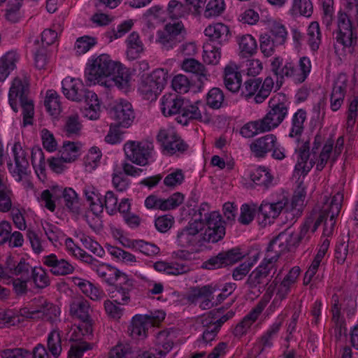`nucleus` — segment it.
Returning a JSON list of instances; mask_svg holds the SVG:
<instances>
[{"mask_svg": "<svg viewBox=\"0 0 358 358\" xmlns=\"http://www.w3.org/2000/svg\"><path fill=\"white\" fill-rule=\"evenodd\" d=\"M288 199L284 194H272L269 199L264 200L259 207V213L269 223L279 216L282 210L288 213Z\"/></svg>", "mask_w": 358, "mask_h": 358, "instance_id": "obj_17", "label": "nucleus"}, {"mask_svg": "<svg viewBox=\"0 0 358 358\" xmlns=\"http://www.w3.org/2000/svg\"><path fill=\"white\" fill-rule=\"evenodd\" d=\"M92 328L90 323L82 324L80 326L72 325L66 333V339L72 343L85 342L84 340L92 336Z\"/></svg>", "mask_w": 358, "mask_h": 358, "instance_id": "obj_46", "label": "nucleus"}, {"mask_svg": "<svg viewBox=\"0 0 358 358\" xmlns=\"http://www.w3.org/2000/svg\"><path fill=\"white\" fill-rule=\"evenodd\" d=\"M250 180L259 189L267 190L274 185V178L270 170L265 166L255 169L250 174Z\"/></svg>", "mask_w": 358, "mask_h": 358, "instance_id": "obj_37", "label": "nucleus"}, {"mask_svg": "<svg viewBox=\"0 0 358 358\" xmlns=\"http://www.w3.org/2000/svg\"><path fill=\"white\" fill-rule=\"evenodd\" d=\"M275 260L271 256H264L260 264L248 275L246 284L250 288H256L267 281H269L268 283L272 281L271 278L275 277L274 275L278 268V265L275 264Z\"/></svg>", "mask_w": 358, "mask_h": 358, "instance_id": "obj_14", "label": "nucleus"}, {"mask_svg": "<svg viewBox=\"0 0 358 358\" xmlns=\"http://www.w3.org/2000/svg\"><path fill=\"white\" fill-rule=\"evenodd\" d=\"M347 79L344 75H340L335 81L330 96V108L337 111L343 103L346 93Z\"/></svg>", "mask_w": 358, "mask_h": 358, "instance_id": "obj_35", "label": "nucleus"}, {"mask_svg": "<svg viewBox=\"0 0 358 358\" xmlns=\"http://www.w3.org/2000/svg\"><path fill=\"white\" fill-rule=\"evenodd\" d=\"M269 110L261 119L267 131L277 128L288 114L286 103L280 101L277 96L272 97L268 102Z\"/></svg>", "mask_w": 358, "mask_h": 358, "instance_id": "obj_19", "label": "nucleus"}, {"mask_svg": "<svg viewBox=\"0 0 358 358\" xmlns=\"http://www.w3.org/2000/svg\"><path fill=\"white\" fill-rule=\"evenodd\" d=\"M296 244V237L292 234L280 233L268 244L265 257L271 256L275 259V264H278L280 255L291 249Z\"/></svg>", "mask_w": 358, "mask_h": 358, "instance_id": "obj_24", "label": "nucleus"}, {"mask_svg": "<svg viewBox=\"0 0 358 358\" xmlns=\"http://www.w3.org/2000/svg\"><path fill=\"white\" fill-rule=\"evenodd\" d=\"M39 301L40 303L38 305V319L51 322L56 321L61 313L60 308L45 299H41Z\"/></svg>", "mask_w": 358, "mask_h": 358, "instance_id": "obj_45", "label": "nucleus"}, {"mask_svg": "<svg viewBox=\"0 0 358 358\" xmlns=\"http://www.w3.org/2000/svg\"><path fill=\"white\" fill-rule=\"evenodd\" d=\"M267 306V300L259 301L251 310L235 326L233 334L235 337L241 338L246 335L252 326L257 320Z\"/></svg>", "mask_w": 358, "mask_h": 358, "instance_id": "obj_27", "label": "nucleus"}, {"mask_svg": "<svg viewBox=\"0 0 358 358\" xmlns=\"http://www.w3.org/2000/svg\"><path fill=\"white\" fill-rule=\"evenodd\" d=\"M203 59L205 63L217 65L221 59V48L210 42H206L203 45Z\"/></svg>", "mask_w": 358, "mask_h": 358, "instance_id": "obj_55", "label": "nucleus"}, {"mask_svg": "<svg viewBox=\"0 0 358 358\" xmlns=\"http://www.w3.org/2000/svg\"><path fill=\"white\" fill-rule=\"evenodd\" d=\"M202 223L199 221H189L186 226L179 229L176 234V243L182 248L193 249L201 246L204 243Z\"/></svg>", "mask_w": 358, "mask_h": 358, "instance_id": "obj_13", "label": "nucleus"}, {"mask_svg": "<svg viewBox=\"0 0 358 358\" xmlns=\"http://www.w3.org/2000/svg\"><path fill=\"white\" fill-rule=\"evenodd\" d=\"M117 66V62L107 54L92 57L85 71L86 82L90 85L99 84L103 86V83L113 76Z\"/></svg>", "mask_w": 358, "mask_h": 358, "instance_id": "obj_5", "label": "nucleus"}, {"mask_svg": "<svg viewBox=\"0 0 358 358\" xmlns=\"http://www.w3.org/2000/svg\"><path fill=\"white\" fill-rule=\"evenodd\" d=\"M90 304L88 301L83 298L73 299L69 306L71 316L78 319L85 323H90Z\"/></svg>", "mask_w": 358, "mask_h": 358, "instance_id": "obj_41", "label": "nucleus"}, {"mask_svg": "<svg viewBox=\"0 0 358 358\" xmlns=\"http://www.w3.org/2000/svg\"><path fill=\"white\" fill-rule=\"evenodd\" d=\"M238 42L241 57H252L257 52V43L255 38L252 35H243L239 38Z\"/></svg>", "mask_w": 358, "mask_h": 358, "instance_id": "obj_51", "label": "nucleus"}, {"mask_svg": "<svg viewBox=\"0 0 358 358\" xmlns=\"http://www.w3.org/2000/svg\"><path fill=\"white\" fill-rule=\"evenodd\" d=\"M3 148L0 144V212L7 213L10 211L13 222L20 230H25L27 223L25 221V210L23 208L13 207L11 196L12 191L8 185L6 173L3 169Z\"/></svg>", "mask_w": 358, "mask_h": 358, "instance_id": "obj_4", "label": "nucleus"}, {"mask_svg": "<svg viewBox=\"0 0 358 358\" xmlns=\"http://www.w3.org/2000/svg\"><path fill=\"white\" fill-rule=\"evenodd\" d=\"M308 44L313 52H316L321 43V32L318 22H312L307 31Z\"/></svg>", "mask_w": 358, "mask_h": 358, "instance_id": "obj_61", "label": "nucleus"}, {"mask_svg": "<svg viewBox=\"0 0 358 358\" xmlns=\"http://www.w3.org/2000/svg\"><path fill=\"white\" fill-rule=\"evenodd\" d=\"M306 120V112L303 109H299L293 115L291 120L289 136L299 138L303 132L304 122Z\"/></svg>", "mask_w": 358, "mask_h": 358, "instance_id": "obj_50", "label": "nucleus"}, {"mask_svg": "<svg viewBox=\"0 0 358 358\" xmlns=\"http://www.w3.org/2000/svg\"><path fill=\"white\" fill-rule=\"evenodd\" d=\"M44 105L46 110L52 116H56L61 112L59 96L56 91L49 90L46 92Z\"/></svg>", "mask_w": 358, "mask_h": 358, "instance_id": "obj_57", "label": "nucleus"}, {"mask_svg": "<svg viewBox=\"0 0 358 358\" xmlns=\"http://www.w3.org/2000/svg\"><path fill=\"white\" fill-rule=\"evenodd\" d=\"M97 275L108 285H113L118 279L126 275L115 266L106 263H100L94 270Z\"/></svg>", "mask_w": 358, "mask_h": 358, "instance_id": "obj_39", "label": "nucleus"}, {"mask_svg": "<svg viewBox=\"0 0 358 358\" xmlns=\"http://www.w3.org/2000/svg\"><path fill=\"white\" fill-rule=\"evenodd\" d=\"M180 115L178 117V122L183 125H187L189 120L208 122L210 120L206 110L205 104L201 101L192 102L185 99Z\"/></svg>", "mask_w": 358, "mask_h": 358, "instance_id": "obj_20", "label": "nucleus"}, {"mask_svg": "<svg viewBox=\"0 0 358 358\" xmlns=\"http://www.w3.org/2000/svg\"><path fill=\"white\" fill-rule=\"evenodd\" d=\"M42 262L49 268L50 272L55 276L70 275L75 271V266L73 264L53 253L44 256Z\"/></svg>", "mask_w": 358, "mask_h": 358, "instance_id": "obj_29", "label": "nucleus"}, {"mask_svg": "<svg viewBox=\"0 0 358 358\" xmlns=\"http://www.w3.org/2000/svg\"><path fill=\"white\" fill-rule=\"evenodd\" d=\"M105 248L112 258L117 262L127 264H132L136 262V258L133 254L127 252L122 248L106 243Z\"/></svg>", "mask_w": 358, "mask_h": 358, "instance_id": "obj_52", "label": "nucleus"}, {"mask_svg": "<svg viewBox=\"0 0 358 358\" xmlns=\"http://www.w3.org/2000/svg\"><path fill=\"white\" fill-rule=\"evenodd\" d=\"M203 222V241L206 243H217L222 240L225 235L224 222L218 211H212Z\"/></svg>", "mask_w": 358, "mask_h": 358, "instance_id": "obj_18", "label": "nucleus"}, {"mask_svg": "<svg viewBox=\"0 0 358 358\" xmlns=\"http://www.w3.org/2000/svg\"><path fill=\"white\" fill-rule=\"evenodd\" d=\"M86 106L84 115L90 120H96L99 117L100 104L97 95L94 92H88L87 99L84 101Z\"/></svg>", "mask_w": 358, "mask_h": 358, "instance_id": "obj_54", "label": "nucleus"}, {"mask_svg": "<svg viewBox=\"0 0 358 358\" xmlns=\"http://www.w3.org/2000/svg\"><path fill=\"white\" fill-rule=\"evenodd\" d=\"M157 138L161 143L164 153L166 155L183 152L188 148V145L171 127L161 129Z\"/></svg>", "mask_w": 358, "mask_h": 358, "instance_id": "obj_21", "label": "nucleus"}, {"mask_svg": "<svg viewBox=\"0 0 358 358\" xmlns=\"http://www.w3.org/2000/svg\"><path fill=\"white\" fill-rule=\"evenodd\" d=\"M267 132L261 119L245 124L240 129V134L246 138H252L259 134Z\"/></svg>", "mask_w": 358, "mask_h": 358, "instance_id": "obj_58", "label": "nucleus"}, {"mask_svg": "<svg viewBox=\"0 0 358 358\" xmlns=\"http://www.w3.org/2000/svg\"><path fill=\"white\" fill-rule=\"evenodd\" d=\"M72 281L75 285L78 287L83 294L92 301H99L106 296L101 288L95 286L89 280L78 277H73Z\"/></svg>", "mask_w": 358, "mask_h": 358, "instance_id": "obj_40", "label": "nucleus"}, {"mask_svg": "<svg viewBox=\"0 0 358 358\" xmlns=\"http://www.w3.org/2000/svg\"><path fill=\"white\" fill-rule=\"evenodd\" d=\"M20 56L15 50L6 52L0 57V82H3L16 68Z\"/></svg>", "mask_w": 358, "mask_h": 358, "instance_id": "obj_43", "label": "nucleus"}, {"mask_svg": "<svg viewBox=\"0 0 358 358\" xmlns=\"http://www.w3.org/2000/svg\"><path fill=\"white\" fill-rule=\"evenodd\" d=\"M110 115L115 124L125 128L131 124L135 117L131 104L125 100L116 103L111 108Z\"/></svg>", "mask_w": 358, "mask_h": 358, "instance_id": "obj_28", "label": "nucleus"}, {"mask_svg": "<svg viewBox=\"0 0 358 358\" xmlns=\"http://www.w3.org/2000/svg\"><path fill=\"white\" fill-rule=\"evenodd\" d=\"M281 272L282 269L279 271L274 279L267 284L266 294L259 300L266 299L268 303L275 294V297L267 310L271 313L274 312L281 306L282 301L287 297L292 289L296 286L301 273V268L297 266H293L283 278L280 276Z\"/></svg>", "mask_w": 358, "mask_h": 358, "instance_id": "obj_3", "label": "nucleus"}, {"mask_svg": "<svg viewBox=\"0 0 358 358\" xmlns=\"http://www.w3.org/2000/svg\"><path fill=\"white\" fill-rule=\"evenodd\" d=\"M117 66L113 76L103 83V86L106 88L115 86L124 92H127L130 88L131 82L130 71L120 62H117Z\"/></svg>", "mask_w": 358, "mask_h": 358, "instance_id": "obj_31", "label": "nucleus"}, {"mask_svg": "<svg viewBox=\"0 0 358 358\" xmlns=\"http://www.w3.org/2000/svg\"><path fill=\"white\" fill-rule=\"evenodd\" d=\"M321 134L315 136L311 152H310L309 142H305L296 149L297 155L296 163L294 166V173L299 176H306L312 169L314 165L317 171H322L324 167L318 169L319 153H320Z\"/></svg>", "mask_w": 358, "mask_h": 358, "instance_id": "obj_7", "label": "nucleus"}, {"mask_svg": "<svg viewBox=\"0 0 358 358\" xmlns=\"http://www.w3.org/2000/svg\"><path fill=\"white\" fill-rule=\"evenodd\" d=\"M204 34L208 38L207 42L216 43L220 45L227 43L231 37L229 27L222 22L212 23L207 26Z\"/></svg>", "mask_w": 358, "mask_h": 358, "instance_id": "obj_33", "label": "nucleus"}, {"mask_svg": "<svg viewBox=\"0 0 358 358\" xmlns=\"http://www.w3.org/2000/svg\"><path fill=\"white\" fill-rule=\"evenodd\" d=\"M271 70L278 78H290L294 83L298 84L297 67L293 61L287 59L283 63L280 57H274L271 61Z\"/></svg>", "mask_w": 358, "mask_h": 358, "instance_id": "obj_32", "label": "nucleus"}, {"mask_svg": "<svg viewBox=\"0 0 358 358\" xmlns=\"http://www.w3.org/2000/svg\"><path fill=\"white\" fill-rule=\"evenodd\" d=\"M127 57L129 60L138 58L144 50V45L136 31H133L125 41Z\"/></svg>", "mask_w": 358, "mask_h": 358, "instance_id": "obj_44", "label": "nucleus"}, {"mask_svg": "<svg viewBox=\"0 0 358 358\" xmlns=\"http://www.w3.org/2000/svg\"><path fill=\"white\" fill-rule=\"evenodd\" d=\"M276 139L277 136L273 134L259 137L250 144V150L256 157H264L272 150Z\"/></svg>", "mask_w": 358, "mask_h": 358, "instance_id": "obj_38", "label": "nucleus"}, {"mask_svg": "<svg viewBox=\"0 0 358 358\" xmlns=\"http://www.w3.org/2000/svg\"><path fill=\"white\" fill-rule=\"evenodd\" d=\"M186 34V29L181 21L168 23L163 29L157 31L156 43L163 50L169 51L182 43Z\"/></svg>", "mask_w": 358, "mask_h": 358, "instance_id": "obj_10", "label": "nucleus"}, {"mask_svg": "<svg viewBox=\"0 0 358 358\" xmlns=\"http://www.w3.org/2000/svg\"><path fill=\"white\" fill-rule=\"evenodd\" d=\"M166 72L162 69L154 70L150 74L143 76L138 86L140 95L146 100H155L166 83Z\"/></svg>", "mask_w": 358, "mask_h": 358, "instance_id": "obj_8", "label": "nucleus"}, {"mask_svg": "<svg viewBox=\"0 0 358 358\" xmlns=\"http://www.w3.org/2000/svg\"><path fill=\"white\" fill-rule=\"evenodd\" d=\"M344 139L339 137L334 145V141L328 138L324 141V137L321 135L320 140V153H319L318 169L325 167L329 165L331 167L338 160L343 149Z\"/></svg>", "mask_w": 358, "mask_h": 358, "instance_id": "obj_15", "label": "nucleus"}, {"mask_svg": "<svg viewBox=\"0 0 358 358\" xmlns=\"http://www.w3.org/2000/svg\"><path fill=\"white\" fill-rule=\"evenodd\" d=\"M126 158L138 166H145L154 161V145L147 141H129L124 145Z\"/></svg>", "mask_w": 358, "mask_h": 358, "instance_id": "obj_9", "label": "nucleus"}, {"mask_svg": "<svg viewBox=\"0 0 358 358\" xmlns=\"http://www.w3.org/2000/svg\"><path fill=\"white\" fill-rule=\"evenodd\" d=\"M281 272L282 269L279 271L274 279L267 284L266 294L259 300L266 299L268 303L275 294V297L267 310L271 313L274 312L281 306L282 301L287 297L292 289L296 286L301 273V268L297 266H293L283 278L280 276Z\"/></svg>", "mask_w": 358, "mask_h": 358, "instance_id": "obj_1", "label": "nucleus"}, {"mask_svg": "<svg viewBox=\"0 0 358 358\" xmlns=\"http://www.w3.org/2000/svg\"><path fill=\"white\" fill-rule=\"evenodd\" d=\"M313 6L310 0H292L289 13L292 15H303L310 17L313 14Z\"/></svg>", "mask_w": 358, "mask_h": 358, "instance_id": "obj_60", "label": "nucleus"}, {"mask_svg": "<svg viewBox=\"0 0 358 358\" xmlns=\"http://www.w3.org/2000/svg\"><path fill=\"white\" fill-rule=\"evenodd\" d=\"M337 43L352 53L357 41L356 29L352 25L350 16L341 10L337 15Z\"/></svg>", "mask_w": 358, "mask_h": 358, "instance_id": "obj_12", "label": "nucleus"}, {"mask_svg": "<svg viewBox=\"0 0 358 358\" xmlns=\"http://www.w3.org/2000/svg\"><path fill=\"white\" fill-rule=\"evenodd\" d=\"M123 282L114 284L108 290V296L115 303L128 306L131 301V292L134 289L133 280L126 274L122 277Z\"/></svg>", "mask_w": 358, "mask_h": 358, "instance_id": "obj_26", "label": "nucleus"}, {"mask_svg": "<svg viewBox=\"0 0 358 358\" xmlns=\"http://www.w3.org/2000/svg\"><path fill=\"white\" fill-rule=\"evenodd\" d=\"M31 161L36 173L45 176L46 163L44 153L40 148H33L31 152Z\"/></svg>", "mask_w": 358, "mask_h": 358, "instance_id": "obj_62", "label": "nucleus"}, {"mask_svg": "<svg viewBox=\"0 0 358 358\" xmlns=\"http://www.w3.org/2000/svg\"><path fill=\"white\" fill-rule=\"evenodd\" d=\"M285 317V315L280 314L267 330L257 339V347L259 349V354L263 353L273 346V341L281 329Z\"/></svg>", "mask_w": 358, "mask_h": 358, "instance_id": "obj_30", "label": "nucleus"}, {"mask_svg": "<svg viewBox=\"0 0 358 358\" xmlns=\"http://www.w3.org/2000/svg\"><path fill=\"white\" fill-rule=\"evenodd\" d=\"M191 13L190 8L178 0H170L166 7V14L171 20L186 18Z\"/></svg>", "mask_w": 358, "mask_h": 358, "instance_id": "obj_48", "label": "nucleus"}, {"mask_svg": "<svg viewBox=\"0 0 358 358\" xmlns=\"http://www.w3.org/2000/svg\"><path fill=\"white\" fill-rule=\"evenodd\" d=\"M62 192L66 208L71 213L78 215L80 213V203L78 194L72 188H65Z\"/></svg>", "mask_w": 358, "mask_h": 358, "instance_id": "obj_56", "label": "nucleus"}, {"mask_svg": "<svg viewBox=\"0 0 358 358\" xmlns=\"http://www.w3.org/2000/svg\"><path fill=\"white\" fill-rule=\"evenodd\" d=\"M82 124L78 114H72L65 119L63 131L68 137H74L80 135Z\"/></svg>", "mask_w": 358, "mask_h": 358, "instance_id": "obj_59", "label": "nucleus"}, {"mask_svg": "<svg viewBox=\"0 0 358 358\" xmlns=\"http://www.w3.org/2000/svg\"><path fill=\"white\" fill-rule=\"evenodd\" d=\"M281 272L282 269L279 271L274 279L267 284L266 294L259 300L266 299L268 303L275 294V297L267 310L271 313L274 312L281 306L282 301L287 297L292 289L296 286L301 273V268L297 266H293L283 278L280 276Z\"/></svg>", "mask_w": 358, "mask_h": 358, "instance_id": "obj_2", "label": "nucleus"}, {"mask_svg": "<svg viewBox=\"0 0 358 358\" xmlns=\"http://www.w3.org/2000/svg\"><path fill=\"white\" fill-rule=\"evenodd\" d=\"M62 89L64 95L69 100L74 101H85L88 92H93L85 87L82 80L66 77L62 82Z\"/></svg>", "mask_w": 358, "mask_h": 358, "instance_id": "obj_25", "label": "nucleus"}, {"mask_svg": "<svg viewBox=\"0 0 358 358\" xmlns=\"http://www.w3.org/2000/svg\"><path fill=\"white\" fill-rule=\"evenodd\" d=\"M241 74L234 62H230L224 69V83L227 90L238 92L241 87Z\"/></svg>", "mask_w": 358, "mask_h": 358, "instance_id": "obj_36", "label": "nucleus"}, {"mask_svg": "<svg viewBox=\"0 0 358 358\" xmlns=\"http://www.w3.org/2000/svg\"><path fill=\"white\" fill-rule=\"evenodd\" d=\"M165 318V313H158V315L150 313V315H136L132 318L129 327L131 336L134 338H143L147 336V331L150 327Z\"/></svg>", "mask_w": 358, "mask_h": 358, "instance_id": "obj_22", "label": "nucleus"}, {"mask_svg": "<svg viewBox=\"0 0 358 358\" xmlns=\"http://www.w3.org/2000/svg\"><path fill=\"white\" fill-rule=\"evenodd\" d=\"M343 199V194L336 193L329 203V199L324 196L325 202L322 208L320 215H324V234L330 236L332 234L336 224V217L338 215Z\"/></svg>", "mask_w": 358, "mask_h": 358, "instance_id": "obj_16", "label": "nucleus"}, {"mask_svg": "<svg viewBox=\"0 0 358 358\" xmlns=\"http://www.w3.org/2000/svg\"><path fill=\"white\" fill-rule=\"evenodd\" d=\"M8 268L9 269V279L13 275L31 279L30 274L33 268L23 258L17 261L10 256L8 257Z\"/></svg>", "mask_w": 358, "mask_h": 358, "instance_id": "obj_42", "label": "nucleus"}, {"mask_svg": "<svg viewBox=\"0 0 358 358\" xmlns=\"http://www.w3.org/2000/svg\"><path fill=\"white\" fill-rule=\"evenodd\" d=\"M43 229L48 240L55 247L61 245L64 238V234L55 224L46 222L43 225Z\"/></svg>", "mask_w": 358, "mask_h": 358, "instance_id": "obj_64", "label": "nucleus"}, {"mask_svg": "<svg viewBox=\"0 0 358 358\" xmlns=\"http://www.w3.org/2000/svg\"><path fill=\"white\" fill-rule=\"evenodd\" d=\"M270 36L278 45H282L287 40V31L284 24L278 21H271L269 24Z\"/></svg>", "mask_w": 358, "mask_h": 358, "instance_id": "obj_63", "label": "nucleus"}, {"mask_svg": "<svg viewBox=\"0 0 358 358\" xmlns=\"http://www.w3.org/2000/svg\"><path fill=\"white\" fill-rule=\"evenodd\" d=\"M184 101L185 99L176 94H165L160 99L162 114L166 117L180 114Z\"/></svg>", "mask_w": 358, "mask_h": 358, "instance_id": "obj_34", "label": "nucleus"}, {"mask_svg": "<svg viewBox=\"0 0 358 358\" xmlns=\"http://www.w3.org/2000/svg\"><path fill=\"white\" fill-rule=\"evenodd\" d=\"M306 195L305 187L300 184L293 194L290 203H287L288 213H290L293 217L301 215L304 206V199Z\"/></svg>", "mask_w": 358, "mask_h": 358, "instance_id": "obj_47", "label": "nucleus"}, {"mask_svg": "<svg viewBox=\"0 0 358 358\" xmlns=\"http://www.w3.org/2000/svg\"><path fill=\"white\" fill-rule=\"evenodd\" d=\"M9 103L13 111H18L17 100L22 110L23 127L31 125L34 115V101L29 94L28 87L20 80H15L10 88L8 93Z\"/></svg>", "mask_w": 358, "mask_h": 358, "instance_id": "obj_6", "label": "nucleus"}, {"mask_svg": "<svg viewBox=\"0 0 358 358\" xmlns=\"http://www.w3.org/2000/svg\"><path fill=\"white\" fill-rule=\"evenodd\" d=\"M57 190L62 191V187H54L51 190H43L39 196H37V201L39 204L50 212H54L56 208L55 200L57 198L56 195Z\"/></svg>", "mask_w": 358, "mask_h": 358, "instance_id": "obj_53", "label": "nucleus"}, {"mask_svg": "<svg viewBox=\"0 0 358 358\" xmlns=\"http://www.w3.org/2000/svg\"><path fill=\"white\" fill-rule=\"evenodd\" d=\"M182 69L186 72L195 75L200 82L208 80V74L205 66L194 59H185L182 64Z\"/></svg>", "mask_w": 358, "mask_h": 358, "instance_id": "obj_49", "label": "nucleus"}, {"mask_svg": "<svg viewBox=\"0 0 358 358\" xmlns=\"http://www.w3.org/2000/svg\"><path fill=\"white\" fill-rule=\"evenodd\" d=\"M14 162L8 163V169L12 176L17 182L28 176L29 164L27 159L28 152L23 150L20 143H15L12 149Z\"/></svg>", "mask_w": 358, "mask_h": 358, "instance_id": "obj_23", "label": "nucleus"}, {"mask_svg": "<svg viewBox=\"0 0 358 358\" xmlns=\"http://www.w3.org/2000/svg\"><path fill=\"white\" fill-rule=\"evenodd\" d=\"M274 87V81L267 76L264 81L259 78L247 80L242 87L241 95L246 99L253 97L256 103H263L270 95Z\"/></svg>", "mask_w": 358, "mask_h": 358, "instance_id": "obj_11", "label": "nucleus"}]
</instances>
